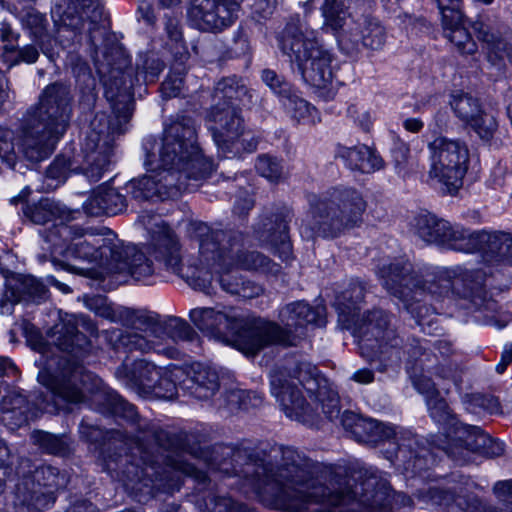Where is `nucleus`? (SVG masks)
Returning a JSON list of instances; mask_svg holds the SVG:
<instances>
[{
	"label": "nucleus",
	"instance_id": "1",
	"mask_svg": "<svg viewBox=\"0 0 512 512\" xmlns=\"http://www.w3.org/2000/svg\"><path fill=\"white\" fill-rule=\"evenodd\" d=\"M25 331L32 348L40 353L35 361L40 368L37 380L48 390L56 405L57 401L83 403L90 396L100 412L123 418L129 424L128 433L134 446L128 448L127 443H109L101 453L103 470L111 478L133 490L147 487L150 482L152 488L168 493L180 489L178 472L199 483L210 480V476L194 464L168 454L185 451L186 432L170 433L141 418L134 405L78 362L89 347V341L78 331L75 316L62 319L51 330L55 344L69 356L50 353L49 345L34 327L26 326Z\"/></svg>",
	"mask_w": 512,
	"mask_h": 512
},
{
	"label": "nucleus",
	"instance_id": "2",
	"mask_svg": "<svg viewBox=\"0 0 512 512\" xmlns=\"http://www.w3.org/2000/svg\"><path fill=\"white\" fill-rule=\"evenodd\" d=\"M212 473L243 478L253 491L276 508L301 512L310 505L312 512H377L370 506H358L352 484L331 491L317 477V466L305 454L291 447L273 445L257 448L213 447L207 450Z\"/></svg>",
	"mask_w": 512,
	"mask_h": 512
},
{
	"label": "nucleus",
	"instance_id": "3",
	"mask_svg": "<svg viewBox=\"0 0 512 512\" xmlns=\"http://www.w3.org/2000/svg\"><path fill=\"white\" fill-rule=\"evenodd\" d=\"M378 275L383 287L404 303L405 309L421 326L426 317L436 311L432 302L451 299L462 301L463 307L478 312V321L499 328L507 323L497 301L488 297L486 275L481 270H441L423 276L414 270L410 261L400 259L383 265Z\"/></svg>",
	"mask_w": 512,
	"mask_h": 512
},
{
	"label": "nucleus",
	"instance_id": "4",
	"mask_svg": "<svg viewBox=\"0 0 512 512\" xmlns=\"http://www.w3.org/2000/svg\"><path fill=\"white\" fill-rule=\"evenodd\" d=\"M75 13L65 11L63 28L75 32L78 41L85 34L91 47V57L104 87V95L111 109L120 102L124 88L129 94L131 115L134 110L135 85L147 86L156 83L166 67L160 54L154 50L141 51L135 61L134 75L127 71L130 59L114 35L104 24V7L101 0H69Z\"/></svg>",
	"mask_w": 512,
	"mask_h": 512
},
{
	"label": "nucleus",
	"instance_id": "5",
	"mask_svg": "<svg viewBox=\"0 0 512 512\" xmlns=\"http://www.w3.org/2000/svg\"><path fill=\"white\" fill-rule=\"evenodd\" d=\"M146 154L147 174L132 179L126 190L138 201L174 199L191 192L214 170L210 159L203 156L197 145L195 121L177 115L165 127L157 164Z\"/></svg>",
	"mask_w": 512,
	"mask_h": 512
},
{
	"label": "nucleus",
	"instance_id": "6",
	"mask_svg": "<svg viewBox=\"0 0 512 512\" xmlns=\"http://www.w3.org/2000/svg\"><path fill=\"white\" fill-rule=\"evenodd\" d=\"M436 358L434 355L426 354L419 361L410 364L406 372L413 387L425 396L431 418L446 431L441 449L459 465L468 463L475 453L490 458L502 455L504 452L502 442L492 439L479 426L460 422L440 396L430 375L452 380L458 385L457 366L451 363L437 364Z\"/></svg>",
	"mask_w": 512,
	"mask_h": 512
},
{
	"label": "nucleus",
	"instance_id": "7",
	"mask_svg": "<svg viewBox=\"0 0 512 512\" xmlns=\"http://www.w3.org/2000/svg\"><path fill=\"white\" fill-rule=\"evenodd\" d=\"M300 384L309 397L317 401L322 413L331 421L339 418L338 394L331 388L316 366L303 359L287 358L282 366L270 374L271 393L279 402L287 417L308 426H314L319 413L304 399L298 388Z\"/></svg>",
	"mask_w": 512,
	"mask_h": 512
},
{
	"label": "nucleus",
	"instance_id": "8",
	"mask_svg": "<svg viewBox=\"0 0 512 512\" xmlns=\"http://www.w3.org/2000/svg\"><path fill=\"white\" fill-rule=\"evenodd\" d=\"M393 320L390 312L374 308L347 323L359 339L361 356L376 363V370L381 373L396 370L403 362L407 369L427 354L418 338L401 335Z\"/></svg>",
	"mask_w": 512,
	"mask_h": 512
},
{
	"label": "nucleus",
	"instance_id": "9",
	"mask_svg": "<svg viewBox=\"0 0 512 512\" xmlns=\"http://www.w3.org/2000/svg\"><path fill=\"white\" fill-rule=\"evenodd\" d=\"M56 229L67 243L68 257L107 266L115 272H127L135 280L147 283L155 274L152 261L143 251L135 245H125L110 231V237L101 238L92 227L59 223Z\"/></svg>",
	"mask_w": 512,
	"mask_h": 512
},
{
	"label": "nucleus",
	"instance_id": "10",
	"mask_svg": "<svg viewBox=\"0 0 512 512\" xmlns=\"http://www.w3.org/2000/svg\"><path fill=\"white\" fill-rule=\"evenodd\" d=\"M73 116V95L69 85H47L21 121L22 151L26 159L38 162L47 158L66 133Z\"/></svg>",
	"mask_w": 512,
	"mask_h": 512
},
{
	"label": "nucleus",
	"instance_id": "11",
	"mask_svg": "<svg viewBox=\"0 0 512 512\" xmlns=\"http://www.w3.org/2000/svg\"><path fill=\"white\" fill-rule=\"evenodd\" d=\"M189 318L202 332L232 344L245 354L255 355L269 343H289V334L275 322L265 321L235 307L194 308Z\"/></svg>",
	"mask_w": 512,
	"mask_h": 512
},
{
	"label": "nucleus",
	"instance_id": "12",
	"mask_svg": "<svg viewBox=\"0 0 512 512\" xmlns=\"http://www.w3.org/2000/svg\"><path fill=\"white\" fill-rule=\"evenodd\" d=\"M124 88L122 99L113 106L108 115L98 112L91 120L80 151L76 152L79 169L77 174L83 175L90 182H98L113 164L114 145L117 136L126 132V125L131 119L129 94Z\"/></svg>",
	"mask_w": 512,
	"mask_h": 512
},
{
	"label": "nucleus",
	"instance_id": "13",
	"mask_svg": "<svg viewBox=\"0 0 512 512\" xmlns=\"http://www.w3.org/2000/svg\"><path fill=\"white\" fill-rule=\"evenodd\" d=\"M309 220L301 226L305 239L335 238L359 226L366 210L362 194L351 187L333 188L323 194L307 193Z\"/></svg>",
	"mask_w": 512,
	"mask_h": 512
},
{
	"label": "nucleus",
	"instance_id": "14",
	"mask_svg": "<svg viewBox=\"0 0 512 512\" xmlns=\"http://www.w3.org/2000/svg\"><path fill=\"white\" fill-rule=\"evenodd\" d=\"M277 40L282 53L297 67L306 83L320 89L332 83V55L319 43L314 30L304 28L299 19H293Z\"/></svg>",
	"mask_w": 512,
	"mask_h": 512
},
{
	"label": "nucleus",
	"instance_id": "15",
	"mask_svg": "<svg viewBox=\"0 0 512 512\" xmlns=\"http://www.w3.org/2000/svg\"><path fill=\"white\" fill-rule=\"evenodd\" d=\"M195 231L199 253L208 267L218 265L265 273L278 271V265L264 254L243 249L244 235L239 231L212 229L205 223H198Z\"/></svg>",
	"mask_w": 512,
	"mask_h": 512
},
{
	"label": "nucleus",
	"instance_id": "16",
	"mask_svg": "<svg viewBox=\"0 0 512 512\" xmlns=\"http://www.w3.org/2000/svg\"><path fill=\"white\" fill-rule=\"evenodd\" d=\"M354 439L372 445L393 439L395 459L406 472L421 475L423 471L429 468L431 462L430 451L410 431H397L392 425L370 418H363L360 425L356 426Z\"/></svg>",
	"mask_w": 512,
	"mask_h": 512
},
{
	"label": "nucleus",
	"instance_id": "17",
	"mask_svg": "<svg viewBox=\"0 0 512 512\" xmlns=\"http://www.w3.org/2000/svg\"><path fill=\"white\" fill-rule=\"evenodd\" d=\"M31 468L29 459L21 460L18 473L22 478L16 485V499L29 510L41 512L54 504L56 491L67 486L69 475L52 465Z\"/></svg>",
	"mask_w": 512,
	"mask_h": 512
},
{
	"label": "nucleus",
	"instance_id": "18",
	"mask_svg": "<svg viewBox=\"0 0 512 512\" xmlns=\"http://www.w3.org/2000/svg\"><path fill=\"white\" fill-rule=\"evenodd\" d=\"M430 167L428 176L455 194L463 186L470 153L464 140L439 135L428 143Z\"/></svg>",
	"mask_w": 512,
	"mask_h": 512
},
{
	"label": "nucleus",
	"instance_id": "19",
	"mask_svg": "<svg viewBox=\"0 0 512 512\" xmlns=\"http://www.w3.org/2000/svg\"><path fill=\"white\" fill-rule=\"evenodd\" d=\"M147 229L151 234L150 252L164 269L185 279L196 290L210 294L211 271H182L180 245L175 233L158 216H148Z\"/></svg>",
	"mask_w": 512,
	"mask_h": 512
},
{
	"label": "nucleus",
	"instance_id": "20",
	"mask_svg": "<svg viewBox=\"0 0 512 512\" xmlns=\"http://www.w3.org/2000/svg\"><path fill=\"white\" fill-rule=\"evenodd\" d=\"M119 320L124 326L149 332L158 342L161 348L160 353L173 357L176 351L172 344L179 342H191L197 334L194 329L183 319L178 317H169L166 320H160L157 314L145 311H135L132 309H122L119 311Z\"/></svg>",
	"mask_w": 512,
	"mask_h": 512
},
{
	"label": "nucleus",
	"instance_id": "21",
	"mask_svg": "<svg viewBox=\"0 0 512 512\" xmlns=\"http://www.w3.org/2000/svg\"><path fill=\"white\" fill-rule=\"evenodd\" d=\"M352 492L359 496L358 506H370L377 512H408L413 507L410 496L395 491L372 467L360 468Z\"/></svg>",
	"mask_w": 512,
	"mask_h": 512
},
{
	"label": "nucleus",
	"instance_id": "22",
	"mask_svg": "<svg viewBox=\"0 0 512 512\" xmlns=\"http://www.w3.org/2000/svg\"><path fill=\"white\" fill-rule=\"evenodd\" d=\"M415 233L428 244L457 252L469 253L472 230L426 213L415 217Z\"/></svg>",
	"mask_w": 512,
	"mask_h": 512
},
{
	"label": "nucleus",
	"instance_id": "23",
	"mask_svg": "<svg viewBox=\"0 0 512 512\" xmlns=\"http://www.w3.org/2000/svg\"><path fill=\"white\" fill-rule=\"evenodd\" d=\"M243 0H191L188 20L202 32H221L238 17Z\"/></svg>",
	"mask_w": 512,
	"mask_h": 512
},
{
	"label": "nucleus",
	"instance_id": "24",
	"mask_svg": "<svg viewBox=\"0 0 512 512\" xmlns=\"http://www.w3.org/2000/svg\"><path fill=\"white\" fill-rule=\"evenodd\" d=\"M474 31L490 68L497 77H505L507 66L512 65V30L503 24L476 22Z\"/></svg>",
	"mask_w": 512,
	"mask_h": 512
},
{
	"label": "nucleus",
	"instance_id": "25",
	"mask_svg": "<svg viewBox=\"0 0 512 512\" xmlns=\"http://www.w3.org/2000/svg\"><path fill=\"white\" fill-rule=\"evenodd\" d=\"M213 125L209 128L212 138L223 156L236 155L240 137L244 135L245 125L241 110L237 104L221 105L215 103L209 113Z\"/></svg>",
	"mask_w": 512,
	"mask_h": 512
},
{
	"label": "nucleus",
	"instance_id": "26",
	"mask_svg": "<svg viewBox=\"0 0 512 512\" xmlns=\"http://www.w3.org/2000/svg\"><path fill=\"white\" fill-rule=\"evenodd\" d=\"M294 217L293 210L281 206L261 219L255 227V235L259 241L269 245L283 260L292 258V244L289 236V223Z\"/></svg>",
	"mask_w": 512,
	"mask_h": 512
},
{
	"label": "nucleus",
	"instance_id": "27",
	"mask_svg": "<svg viewBox=\"0 0 512 512\" xmlns=\"http://www.w3.org/2000/svg\"><path fill=\"white\" fill-rule=\"evenodd\" d=\"M386 42V30L381 23L373 17L361 16L343 30L338 38L342 51L353 56L361 47L379 50Z\"/></svg>",
	"mask_w": 512,
	"mask_h": 512
},
{
	"label": "nucleus",
	"instance_id": "28",
	"mask_svg": "<svg viewBox=\"0 0 512 512\" xmlns=\"http://www.w3.org/2000/svg\"><path fill=\"white\" fill-rule=\"evenodd\" d=\"M46 285L32 275L15 274L6 279L0 294V313L11 314L17 303L41 304L48 299Z\"/></svg>",
	"mask_w": 512,
	"mask_h": 512
},
{
	"label": "nucleus",
	"instance_id": "29",
	"mask_svg": "<svg viewBox=\"0 0 512 512\" xmlns=\"http://www.w3.org/2000/svg\"><path fill=\"white\" fill-rule=\"evenodd\" d=\"M326 308L322 305L312 306L304 300L291 302L279 310L278 318L280 323L284 326H280L282 330L289 334V343L273 342L269 345L278 344L283 346L295 345V335L292 333V329L296 332L299 329H303L308 325H315L322 327L326 323Z\"/></svg>",
	"mask_w": 512,
	"mask_h": 512
},
{
	"label": "nucleus",
	"instance_id": "30",
	"mask_svg": "<svg viewBox=\"0 0 512 512\" xmlns=\"http://www.w3.org/2000/svg\"><path fill=\"white\" fill-rule=\"evenodd\" d=\"M469 253L479 252L489 265H512V234L504 231H473Z\"/></svg>",
	"mask_w": 512,
	"mask_h": 512
},
{
	"label": "nucleus",
	"instance_id": "31",
	"mask_svg": "<svg viewBox=\"0 0 512 512\" xmlns=\"http://www.w3.org/2000/svg\"><path fill=\"white\" fill-rule=\"evenodd\" d=\"M180 388L198 400H210L220 388L218 372L201 363L192 364L180 382Z\"/></svg>",
	"mask_w": 512,
	"mask_h": 512
},
{
	"label": "nucleus",
	"instance_id": "32",
	"mask_svg": "<svg viewBox=\"0 0 512 512\" xmlns=\"http://www.w3.org/2000/svg\"><path fill=\"white\" fill-rule=\"evenodd\" d=\"M78 212V210H72L60 201L48 197L26 203L22 207L23 216L35 225H45L56 220L65 223L75 219L74 214Z\"/></svg>",
	"mask_w": 512,
	"mask_h": 512
},
{
	"label": "nucleus",
	"instance_id": "33",
	"mask_svg": "<svg viewBox=\"0 0 512 512\" xmlns=\"http://www.w3.org/2000/svg\"><path fill=\"white\" fill-rule=\"evenodd\" d=\"M161 368L145 359H139L133 362L131 368L127 364H122L116 369L115 374L132 389L147 397L156 383L155 378L161 373Z\"/></svg>",
	"mask_w": 512,
	"mask_h": 512
},
{
	"label": "nucleus",
	"instance_id": "34",
	"mask_svg": "<svg viewBox=\"0 0 512 512\" xmlns=\"http://www.w3.org/2000/svg\"><path fill=\"white\" fill-rule=\"evenodd\" d=\"M335 158L343 160L349 169L362 173H373L384 167V160L376 150L364 144L353 147L338 144Z\"/></svg>",
	"mask_w": 512,
	"mask_h": 512
},
{
	"label": "nucleus",
	"instance_id": "35",
	"mask_svg": "<svg viewBox=\"0 0 512 512\" xmlns=\"http://www.w3.org/2000/svg\"><path fill=\"white\" fill-rule=\"evenodd\" d=\"M213 98L216 103H221L224 106L237 104L238 106L250 107L256 102L258 96L254 90L245 84L241 77L232 75L217 82Z\"/></svg>",
	"mask_w": 512,
	"mask_h": 512
},
{
	"label": "nucleus",
	"instance_id": "36",
	"mask_svg": "<svg viewBox=\"0 0 512 512\" xmlns=\"http://www.w3.org/2000/svg\"><path fill=\"white\" fill-rule=\"evenodd\" d=\"M126 198L115 188L99 186L83 203V210L88 216L116 215L126 208Z\"/></svg>",
	"mask_w": 512,
	"mask_h": 512
},
{
	"label": "nucleus",
	"instance_id": "37",
	"mask_svg": "<svg viewBox=\"0 0 512 512\" xmlns=\"http://www.w3.org/2000/svg\"><path fill=\"white\" fill-rule=\"evenodd\" d=\"M132 330L126 331H113L110 334L109 340L116 351L123 350L124 352L139 351L148 353L150 351L161 352V348L153 335L140 329L129 326Z\"/></svg>",
	"mask_w": 512,
	"mask_h": 512
},
{
	"label": "nucleus",
	"instance_id": "38",
	"mask_svg": "<svg viewBox=\"0 0 512 512\" xmlns=\"http://www.w3.org/2000/svg\"><path fill=\"white\" fill-rule=\"evenodd\" d=\"M29 404L24 395L12 391L0 402V421L11 429L28 422Z\"/></svg>",
	"mask_w": 512,
	"mask_h": 512
},
{
	"label": "nucleus",
	"instance_id": "39",
	"mask_svg": "<svg viewBox=\"0 0 512 512\" xmlns=\"http://www.w3.org/2000/svg\"><path fill=\"white\" fill-rule=\"evenodd\" d=\"M20 21L23 28L29 31L31 38L34 43L39 46L42 53L48 55L50 53L52 38L47 31L48 20L46 16L30 8L23 11Z\"/></svg>",
	"mask_w": 512,
	"mask_h": 512
},
{
	"label": "nucleus",
	"instance_id": "40",
	"mask_svg": "<svg viewBox=\"0 0 512 512\" xmlns=\"http://www.w3.org/2000/svg\"><path fill=\"white\" fill-rule=\"evenodd\" d=\"M68 63L76 78L82 100L88 105L93 104L97 97V83L90 66L81 56L73 53L69 55Z\"/></svg>",
	"mask_w": 512,
	"mask_h": 512
},
{
	"label": "nucleus",
	"instance_id": "41",
	"mask_svg": "<svg viewBox=\"0 0 512 512\" xmlns=\"http://www.w3.org/2000/svg\"><path fill=\"white\" fill-rule=\"evenodd\" d=\"M366 292L365 284L353 280L349 287L336 298V308L344 322L350 323L357 316Z\"/></svg>",
	"mask_w": 512,
	"mask_h": 512
},
{
	"label": "nucleus",
	"instance_id": "42",
	"mask_svg": "<svg viewBox=\"0 0 512 512\" xmlns=\"http://www.w3.org/2000/svg\"><path fill=\"white\" fill-rule=\"evenodd\" d=\"M219 267L222 269L219 276V284L226 293L245 299H251L259 296L263 292L261 286L242 278L238 272L230 271L231 268Z\"/></svg>",
	"mask_w": 512,
	"mask_h": 512
},
{
	"label": "nucleus",
	"instance_id": "43",
	"mask_svg": "<svg viewBox=\"0 0 512 512\" xmlns=\"http://www.w3.org/2000/svg\"><path fill=\"white\" fill-rule=\"evenodd\" d=\"M33 444L44 453L55 456H67L72 452V440L69 436L56 435L42 430L33 431L31 434Z\"/></svg>",
	"mask_w": 512,
	"mask_h": 512
},
{
	"label": "nucleus",
	"instance_id": "44",
	"mask_svg": "<svg viewBox=\"0 0 512 512\" xmlns=\"http://www.w3.org/2000/svg\"><path fill=\"white\" fill-rule=\"evenodd\" d=\"M77 169H79V166L76 160V151L71 149L65 150L57 155L48 166L46 177L55 180V186H58L64 183L71 174H77Z\"/></svg>",
	"mask_w": 512,
	"mask_h": 512
},
{
	"label": "nucleus",
	"instance_id": "45",
	"mask_svg": "<svg viewBox=\"0 0 512 512\" xmlns=\"http://www.w3.org/2000/svg\"><path fill=\"white\" fill-rule=\"evenodd\" d=\"M461 17H463L462 14ZM449 22L450 21L442 20L445 37L455 45L460 53L468 55L474 54L477 51V44L472 39L468 30L462 26V18L456 23Z\"/></svg>",
	"mask_w": 512,
	"mask_h": 512
},
{
	"label": "nucleus",
	"instance_id": "46",
	"mask_svg": "<svg viewBox=\"0 0 512 512\" xmlns=\"http://www.w3.org/2000/svg\"><path fill=\"white\" fill-rule=\"evenodd\" d=\"M449 104L455 116L465 123H469L482 110L477 98L461 91L451 94Z\"/></svg>",
	"mask_w": 512,
	"mask_h": 512
},
{
	"label": "nucleus",
	"instance_id": "47",
	"mask_svg": "<svg viewBox=\"0 0 512 512\" xmlns=\"http://www.w3.org/2000/svg\"><path fill=\"white\" fill-rule=\"evenodd\" d=\"M184 372L176 368L169 370L168 368H161V373H158L156 383H154L148 396H153L159 399H172L177 394L176 379Z\"/></svg>",
	"mask_w": 512,
	"mask_h": 512
},
{
	"label": "nucleus",
	"instance_id": "48",
	"mask_svg": "<svg viewBox=\"0 0 512 512\" xmlns=\"http://www.w3.org/2000/svg\"><path fill=\"white\" fill-rule=\"evenodd\" d=\"M289 94L281 100L288 114L298 122L314 123L315 114L317 113L315 107L300 97L296 89H293Z\"/></svg>",
	"mask_w": 512,
	"mask_h": 512
},
{
	"label": "nucleus",
	"instance_id": "49",
	"mask_svg": "<svg viewBox=\"0 0 512 512\" xmlns=\"http://www.w3.org/2000/svg\"><path fill=\"white\" fill-rule=\"evenodd\" d=\"M462 401L467 411L471 413H480L486 411L495 414L500 411L498 399L491 395H483L480 393L465 394Z\"/></svg>",
	"mask_w": 512,
	"mask_h": 512
},
{
	"label": "nucleus",
	"instance_id": "50",
	"mask_svg": "<svg viewBox=\"0 0 512 512\" xmlns=\"http://www.w3.org/2000/svg\"><path fill=\"white\" fill-rule=\"evenodd\" d=\"M418 340L424 346L427 354H431L437 357V364H455L457 366V380L459 379V366L456 362L451 360V358L456 354V349L454 348L451 341L447 339H437L431 344L430 347H428L426 340Z\"/></svg>",
	"mask_w": 512,
	"mask_h": 512
},
{
	"label": "nucleus",
	"instance_id": "51",
	"mask_svg": "<svg viewBox=\"0 0 512 512\" xmlns=\"http://www.w3.org/2000/svg\"><path fill=\"white\" fill-rule=\"evenodd\" d=\"M257 172L272 182H277L283 174V165L281 161L273 156L263 154L258 156L256 161Z\"/></svg>",
	"mask_w": 512,
	"mask_h": 512
},
{
	"label": "nucleus",
	"instance_id": "52",
	"mask_svg": "<svg viewBox=\"0 0 512 512\" xmlns=\"http://www.w3.org/2000/svg\"><path fill=\"white\" fill-rule=\"evenodd\" d=\"M469 123L483 141H490L498 128V122L494 115L485 113L482 110Z\"/></svg>",
	"mask_w": 512,
	"mask_h": 512
},
{
	"label": "nucleus",
	"instance_id": "53",
	"mask_svg": "<svg viewBox=\"0 0 512 512\" xmlns=\"http://www.w3.org/2000/svg\"><path fill=\"white\" fill-rule=\"evenodd\" d=\"M262 81L282 100L285 96L290 95L294 87L285 80V78L277 74L274 70L264 69L261 75Z\"/></svg>",
	"mask_w": 512,
	"mask_h": 512
},
{
	"label": "nucleus",
	"instance_id": "54",
	"mask_svg": "<svg viewBox=\"0 0 512 512\" xmlns=\"http://www.w3.org/2000/svg\"><path fill=\"white\" fill-rule=\"evenodd\" d=\"M443 21L456 23L461 18V0H436Z\"/></svg>",
	"mask_w": 512,
	"mask_h": 512
},
{
	"label": "nucleus",
	"instance_id": "55",
	"mask_svg": "<svg viewBox=\"0 0 512 512\" xmlns=\"http://www.w3.org/2000/svg\"><path fill=\"white\" fill-rule=\"evenodd\" d=\"M392 160L397 173H403L407 169L408 159L410 155V148L403 142H397L394 144L392 150Z\"/></svg>",
	"mask_w": 512,
	"mask_h": 512
},
{
	"label": "nucleus",
	"instance_id": "56",
	"mask_svg": "<svg viewBox=\"0 0 512 512\" xmlns=\"http://www.w3.org/2000/svg\"><path fill=\"white\" fill-rule=\"evenodd\" d=\"M183 87V78L180 74H169L160 86L162 96L166 99L177 97Z\"/></svg>",
	"mask_w": 512,
	"mask_h": 512
},
{
	"label": "nucleus",
	"instance_id": "57",
	"mask_svg": "<svg viewBox=\"0 0 512 512\" xmlns=\"http://www.w3.org/2000/svg\"><path fill=\"white\" fill-rule=\"evenodd\" d=\"M214 512H247V507L231 497L219 496L214 498Z\"/></svg>",
	"mask_w": 512,
	"mask_h": 512
},
{
	"label": "nucleus",
	"instance_id": "58",
	"mask_svg": "<svg viewBox=\"0 0 512 512\" xmlns=\"http://www.w3.org/2000/svg\"><path fill=\"white\" fill-rule=\"evenodd\" d=\"M39 46L35 44H28L18 49V55L12 60V64L16 65L21 62L27 64L35 63L39 58Z\"/></svg>",
	"mask_w": 512,
	"mask_h": 512
},
{
	"label": "nucleus",
	"instance_id": "59",
	"mask_svg": "<svg viewBox=\"0 0 512 512\" xmlns=\"http://www.w3.org/2000/svg\"><path fill=\"white\" fill-rule=\"evenodd\" d=\"M165 32L169 40L175 44L183 41L180 20L176 16L165 15Z\"/></svg>",
	"mask_w": 512,
	"mask_h": 512
},
{
	"label": "nucleus",
	"instance_id": "60",
	"mask_svg": "<svg viewBox=\"0 0 512 512\" xmlns=\"http://www.w3.org/2000/svg\"><path fill=\"white\" fill-rule=\"evenodd\" d=\"M245 395V390L243 389L235 388L227 391L223 396L224 408L232 413L241 410V401H243L241 397H245Z\"/></svg>",
	"mask_w": 512,
	"mask_h": 512
},
{
	"label": "nucleus",
	"instance_id": "61",
	"mask_svg": "<svg viewBox=\"0 0 512 512\" xmlns=\"http://www.w3.org/2000/svg\"><path fill=\"white\" fill-rule=\"evenodd\" d=\"M231 51L237 56H245L250 52L248 35L242 29L238 30L233 38Z\"/></svg>",
	"mask_w": 512,
	"mask_h": 512
},
{
	"label": "nucleus",
	"instance_id": "62",
	"mask_svg": "<svg viewBox=\"0 0 512 512\" xmlns=\"http://www.w3.org/2000/svg\"><path fill=\"white\" fill-rule=\"evenodd\" d=\"M491 185L494 189H501L504 192H508L512 189V172L502 171L501 169L494 171Z\"/></svg>",
	"mask_w": 512,
	"mask_h": 512
},
{
	"label": "nucleus",
	"instance_id": "63",
	"mask_svg": "<svg viewBox=\"0 0 512 512\" xmlns=\"http://www.w3.org/2000/svg\"><path fill=\"white\" fill-rule=\"evenodd\" d=\"M347 112L349 117L352 118L354 122L357 123L362 130L369 131L372 125L371 116L369 112L360 111V109L356 105L349 106Z\"/></svg>",
	"mask_w": 512,
	"mask_h": 512
},
{
	"label": "nucleus",
	"instance_id": "64",
	"mask_svg": "<svg viewBox=\"0 0 512 512\" xmlns=\"http://www.w3.org/2000/svg\"><path fill=\"white\" fill-rule=\"evenodd\" d=\"M363 418L364 417H362L352 411L346 410L343 412L340 419H341V424H342L343 428L346 431L351 432V434L354 437L356 434V426L360 425V421H362Z\"/></svg>",
	"mask_w": 512,
	"mask_h": 512
}]
</instances>
